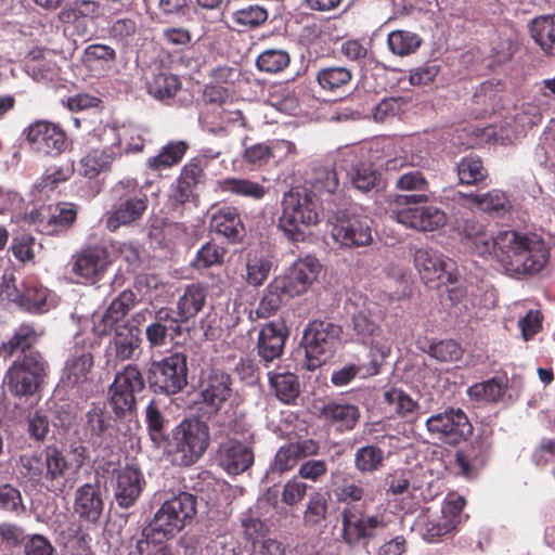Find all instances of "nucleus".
Listing matches in <instances>:
<instances>
[{
  "label": "nucleus",
  "instance_id": "32",
  "mask_svg": "<svg viewBox=\"0 0 555 555\" xmlns=\"http://www.w3.org/2000/svg\"><path fill=\"white\" fill-rule=\"evenodd\" d=\"M168 331L181 333V324L170 308H160L155 312L154 320L147 325L145 336L151 347H162L166 344Z\"/></svg>",
  "mask_w": 555,
  "mask_h": 555
},
{
  "label": "nucleus",
  "instance_id": "30",
  "mask_svg": "<svg viewBox=\"0 0 555 555\" xmlns=\"http://www.w3.org/2000/svg\"><path fill=\"white\" fill-rule=\"evenodd\" d=\"M396 188L400 191L418 192L397 195L396 204L399 206L421 205L429 202V196L425 193L428 190V182L418 170L401 175L396 182Z\"/></svg>",
  "mask_w": 555,
  "mask_h": 555
},
{
  "label": "nucleus",
  "instance_id": "62",
  "mask_svg": "<svg viewBox=\"0 0 555 555\" xmlns=\"http://www.w3.org/2000/svg\"><path fill=\"white\" fill-rule=\"evenodd\" d=\"M77 210H60L59 215H52L47 222H40V232L54 235L67 230L75 221Z\"/></svg>",
  "mask_w": 555,
  "mask_h": 555
},
{
  "label": "nucleus",
  "instance_id": "64",
  "mask_svg": "<svg viewBox=\"0 0 555 555\" xmlns=\"http://www.w3.org/2000/svg\"><path fill=\"white\" fill-rule=\"evenodd\" d=\"M282 205L283 208H308L317 205V196L306 186H295L284 194Z\"/></svg>",
  "mask_w": 555,
  "mask_h": 555
},
{
  "label": "nucleus",
  "instance_id": "51",
  "mask_svg": "<svg viewBox=\"0 0 555 555\" xmlns=\"http://www.w3.org/2000/svg\"><path fill=\"white\" fill-rule=\"evenodd\" d=\"M351 78V72L343 66L323 68L317 75L319 85L328 91L343 89Z\"/></svg>",
  "mask_w": 555,
  "mask_h": 555
},
{
  "label": "nucleus",
  "instance_id": "22",
  "mask_svg": "<svg viewBox=\"0 0 555 555\" xmlns=\"http://www.w3.org/2000/svg\"><path fill=\"white\" fill-rule=\"evenodd\" d=\"M324 210H282L279 228L292 241H304L310 229L323 219Z\"/></svg>",
  "mask_w": 555,
  "mask_h": 555
},
{
  "label": "nucleus",
  "instance_id": "40",
  "mask_svg": "<svg viewBox=\"0 0 555 555\" xmlns=\"http://www.w3.org/2000/svg\"><path fill=\"white\" fill-rule=\"evenodd\" d=\"M453 202L462 207L505 208L508 199L504 192L492 190L480 194L457 192L453 195Z\"/></svg>",
  "mask_w": 555,
  "mask_h": 555
},
{
  "label": "nucleus",
  "instance_id": "5",
  "mask_svg": "<svg viewBox=\"0 0 555 555\" xmlns=\"http://www.w3.org/2000/svg\"><path fill=\"white\" fill-rule=\"evenodd\" d=\"M341 332L339 325L326 321L314 320L308 324L302 336L308 370L320 367L333 357Z\"/></svg>",
  "mask_w": 555,
  "mask_h": 555
},
{
  "label": "nucleus",
  "instance_id": "38",
  "mask_svg": "<svg viewBox=\"0 0 555 555\" xmlns=\"http://www.w3.org/2000/svg\"><path fill=\"white\" fill-rule=\"evenodd\" d=\"M507 389L505 377L493 376L487 380L475 383L467 388L469 399L478 402L498 403Z\"/></svg>",
  "mask_w": 555,
  "mask_h": 555
},
{
  "label": "nucleus",
  "instance_id": "42",
  "mask_svg": "<svg viewBox=\"0 0 555 555\" xmlns=\"http://www.w3.org/2000/svg\"><path fill=\"white\" fill-rule=\"evenodd\" d=\"M271 387L274 389L275 396L284 403H292L299 396L300 387L298 376L289 373H272L269 374Z\"/></svg>",
  "mask_w": 555,
  "mask_h": 555
},
{
  "label": "nucleus",
  "instance_id": "2",
  "mask_svg": "<svg viewBox=\"0 0 555 555\" xmlns=\"http://www.w3.org/2000/svg\"><path fill=\"white\" fill-rule=\"evenodd\" d=\"M210 435L208 425L199 418H184L172 430L169 453L172 463L188 467L195 464L206 452Z\"/></svg>",
  "mask_w": 555,
  "mask_h": 555
},
{
  "label": "nucleus",
  "instance_id": "56",
  "mask_svg": "<svg viewBox=\"0 0 555 555\" xmlns=\"http://www.w3.org/2000/svg\"><path fill=\"white\" fill-rule=\"evenodd\" d=\"M227 253V249L218 244L207 242L197 251L192 266L196 269H206L212 266L222 264Z\"/></svg>",
  "mask_w": 555,
  "mask_h": 555
},
{
  "label": "nucleus",
  "instance_id": "36",
  "mask_svg": "<svg viewBox=\"0 0 555 555\" xmlns=\"http://www.w3.org/2000/svg\"><path fill=\"white\" fill-rule=\"evenodd\" d=\"M352 326L360 339L370 344L382 357H387L390 353V346L379 339V326L364 311H359L353 315Z\"/></svg>",
  "mask_w": 555,
  "mask_h": 555
},
{
  "label": "nucleus",
  "instance_id": "23",
  "mask_svg": "<svg viewBox=\"0 0 555 555\" xmlns=\"http://www.w3.org/2000/svg\"><path fill=\"white\" fill-rule=\"evenodd\" d=\"M137 304V295L130 291H122L107 307L99 320L94 321L93 330L99 336L109 335L114 328L121 326L120 321Z\"/></svg>",
  "mask_w": 555,
  "mask_h": 555
},
{
  "label": "nucleus",
  "instance_id": "12",
  "mask_svg": "<svg viewBox=\"0 0 555 555\" xmlns=\"http://www.w3.org/2000/svg\"><path fill=\"white\" fill-rule=\"evenodd\" d=\"M231 375L220 369L209 370L201 391L199 410L202 415L210 418L220 411L232 393Z\"/></svg>",
  "mask_w": 555,
  "mask_h": 555
},
{
  "label": "nucleus",
  "instance_id": "14",
  "mask_svg": "<svg viewBox=\"0 0 555 555\" xmlns=\"http://www.w3.org/2000/svg\"><path fill=\"white\" fill-rule=\"evenodd\" d=\"M94 365V357L83 339L75 338L73 347L62 370L61 383L65 387H77L89 380Z\"/></svg>",
  "mask_w": 555,
  "mask_h": 555
},
{
  "label": "nucleus",
  "instance_id": "60",
  "mask_svg": "<svg viewBox=\"0 0 555 555\" xmlns=\"http://www.w3.org/2000/svg\"><path fill=\"white\" fill-rule=\"evenodd\" d=\"M0 509L15 515L26 511L21 491L11 483L0 485Z\"/></svg>",
  "mask_w": 555,
  "mask_h": 555
},
{
  "label": "nucleus",
  "instance_id": "31",
  "mask_svg": "<svg viewBox=\"0 0 555 555\" xmlns=\"http://www.w3.org/2000/svg\"><path fill=\"white\" fill-rule=\"evenodd\" d=\"M320 416L336 430L345 433L356 427L360 420V410L348 402L330 401L321 409Z\"/></svg>",
  "mask_w": 555,
  "mask_h": 555
},
{
  "label": "nucleus",
  "instance_id": "9",
  "mask_svg": "<svg viewBox=\"0 0 555 555\" xmlns=\"http://www.w3.org/2000/svg\"><path fill=\"white\" fill-rule=\"evenodd\" d=\"M347 210L333 211L330 218L332 236L340 246L348 248L365 247L373 243L370 220L358 216H348Z\"/></svg>",
  "mask_w": 555,
  "mask_h": 555
},
{
  "label": "nucleus",
  "instance_id": "44",
  "mask_svg": "<svg viewBox=\"0 0 555 555\" xmlns=\"http://www.w3.org/2000/svg\"><path fill=\"white\" fill-rule=\"evenodd\" d=\"M113 162V153L106 150H92L80 159L79 173L88 179H93L106 171Z\"/></svg>",
  "mask_w": 555,
  "mask_h": 555
},
{
  "label": "nucleus",
  "instance_id": "7",
  "mask_svg": "<svg viewBox=\"0 0 555 555\" xmlns=\"http://www.w3.org/2000/svg\"><path fill=\"white\" fill-rule=\"evenodd\" d=\"M145 388L144 376L137 364H127L115 374L108 387V402L117 417L131 414L137 409V396Z\"/></svg>",
  "mask_w": 555,
  "mask_h": 555
},
{
  "label": "nucleus",
  "instance_id": "17",
  "mask_svg": "<svg viewBox=\"0 0 555 555\" xmlns=\"http://www.w3.org/2000/svg\"><path fill=\"white\" fill-rule=\"evenodd\" d=\"M321 266L314 257L307 256L298 259L284 276L275 278V286L279 284L286 289L287 297L304 294L317 280Z\"/></svg>",
  "mask_w": 555,
  "mask_h": 555
},
{
  "label": "nucleus",
  "instance_id": "25",
  "mask_svg": "<svg viewBox=\"0 0 555 555\" xmlns=\"http://www.w3.org/2000/svg\"><path fill=\"white\" fill-rule=\"evenodd\" d=\"M83 430L88 440L98 447L111 442L116 436L111 414L100 404H93L86 413Z\"/></svg>",
  "mask_w": 555,
  "mask_h": 555
},
{
  "label": "nucleus",
  "instance_id": "33",
  "mask_svg": "<svg viewBox=\"0 0 555 555\" xmlns=\"http://www.w3.org/2000/svg\"><path fill=\"white\" fill-rule=\"evenodd\" d=\"M207 288L201 283L186 285L183 294L177 301V320L185 323L196 317L205 307Z\"/></svg>",
  "mask_w": 555,
  "mask_h": 555
},
{
  "label": "nucleus",
  "instance_id": "37",
  "mask_svg": "<svg viewBox=\"0 0 555 555\" xmlns=\"http://www.w3.org/2000/svg\"><path fill=\"white\" fill-rule=\"evenodd\" d=\"M529 31L546 55L555 56V15L535 17L529 25Z\"/></svg>",
  "mask_w": 555,
  "mask_h": 555
},
{
  "label": "nucleus",
  "instance_id": "11",
  "mask_svg": "<svg viewBox=\"0 0 555 555\" xmlns=\"http://www.w3.org/2000/svg\"><path fill=\"white\" fill-rule=\"evenodd\" d=\"M343 538L349 545L360 541L375 538L387 528V522L380 515L364 516L354 507H346L343 511Z\"/></svg>",
  "mask_w": 555,
  "mask_h": 555
},
{
  "label": "nucleus",
  "instance_id": "28",
  "mask_svg": "<svg viewBox=\"0 0 555 555\" xmlns=\"http://www.w3.org/2000/svg\"><path fill=\"white\" fill-rule=\"evenodd\" d=\"M389 217L406 228L434 231L447 222L444 210H389Z\"/></svg>",
  "mask_w": 555,
  "mask_h": 555
},
{
  "label": "nucleus",
  "instance_id": "48",
  "mask_svg": "<svg viewBox=\"0 0 555 555\" xmlns=\"http://www.w3.org/2000/svg\"><path fill=\"white\" fill-rule=\"evenodd\" d=\"M328 502L324 493L315 491L309 495L302 521L306 527L319 526L327 516Z\"/></svg>",
  "mask_w": 555,
  "mask_h": 555
},
{
  "label": "nucleus",
  "instance_id": "19",
  "mask_svg": "<svg viewBox=\"0 0 555 555\" xmlns=\"http://www.w3.org/2000/svg\"><path fill=\"white\" fill-rule=\"evenodd\" d=\"M27 141L35 150L47 155H59L66 147V135L56 125L36 121L27 129Z\"/></svg>",
  "mask_w": 555,
  "mask_h": 555
},
{
  "label": "nucleus",
  "instance_id": "52",
  "mask_svg": "<svg viewBox=\"0 0 555 555\" xmlns=\"http://www.w3.org/2000/svg\"><path fill=\"white\" fill-rule=\"evenodd\" d=\"M279 286H281L279 284ZM287 297L286 289L284 287L275 286V279L268 285L266 294L261 298L256 313L259 318H269L278 311L281 307L283 298Z\"/></svg>",
  "mask_w": 555,
  "mask_h": 555
},
{
  "label": "nucleus",
  "instance_id": "39",
  "mask_svg": "<svg viewBox=\"0 0 555 555\" xmlns=\"http://www.w3.org/2000/svg\"><path fill=\"white\" fill-rule=\"evenodd\" d=\"M465 237L470 241V247L481 257L491 256L495 260V254L499 250V233L490 235L480 224H469L464 227Z\"/></svg>",
  "mask_w": 555,
  "mask_h": 555
},
{
  "label": "nucleus",
  "instance_id": "61",
  "mask_svg": "<svg viewBox=\"0 0 555 555\" xmlns=\"http://www.w3.org/2000/svg\"><path fill=\"white\" fill-rule=\"evenodd\" d=\"M463 353L464 350L461 345L453 339L440 340L429 347V356L441 362L459 361Z\"/></svg>",
  "mask_w": 555,
  "mask_h": 555
},
{
  "label": "nucleus",
  "instance_id": "63",
  "mask_svg": "<svg viewBox=\"0 0 555 555\" xmlns=\"http://www.w3.org/2000/svg\"><path fill=\"white\" fill-rule=\"evenodd\" d=\"M385 401L392 405L400 416H406L415 411L417 402L406 392L398 388H391L384 393Z\"/></svg>",
  "mask_w": 555,
  "mask_h": 555
},
{
  "label": "nucleus",
  "instance_id": "41",
  "mask_svg": "<svg viewBox=\"0 0 555 555\" xmlns=\"http://www.w3.org/2000/svg\"><path fill=\"white\" fill-rule=\"evenodd\" d=\"M211 228L219 235L224 236L229 242L236 243L245 235V228L238 215L219 210L211 218Z\"/></svg>",
  "mask_w": 555,
  "mask_h": 555
},
{
  "label": "nucleus",
  "instance_id": "13",
  "mask_svg": "<svg viewBox=\"0 0 555 555\" xmlns=\"http://www.w3.org/2000/svg\"><path fill=\"white\" fill-rule=\"evenodd\" d=\"M491 450V439L483 436H478L468 444L457 449L454 459L456 473L469 480L476 478L487 465Z\"/></svg>",
  "mask_w": 555,
  "mask_h": 555
},
{
  "label": "nucleus",
  "instance_id": "21",
  "mask_svg": "<svg viewBox=\"0 0 555 555\" xmlns=\"http://www.w3.org/2000/svg\"><path fill=\"white\" fill-rule=\"evenodd\" d=\"M103 509L104 501L99 481L87 482L76 489L74 512L81 520L96 524Z\"/></svg>",
  "mask_w": 555,
  "mask_h": 555
},
{
  "label": "nucleus",
  "instance_id": "18",
  "mask_svg": "<svg viewBox=\"0 0 555 555\" xmlns=\"http://www.w3.org/2000/svg\"><path fill=\"white\" fill-rule=\"evenodd\" d=\"M145 485L142 472L127 465L113 470L112 486L116 503L121 508H129L135 504Z\"/></svg>",
  "mask_w": 555,
  "mask_h": 555
},
{
  "label": "nucleus",
  "instance_id": "45",
  "mask_svg": "<svg viewBox=\"0 0 555 555\" xmlns=\"http://www.w3.org/2000/svg\"><path fill=\"white\" fill-rule=\"evenodd\" d=\"M181 88L178 76L170 73H158L147 81V92L158 100L171 99Z\"/></svg>",
  "mask_w": 555,
  "mask_h": 555
},
{
  "label": "nucleus",
  "instance_id": "34",
  "mask_svg": "<svg viewBox=\"0 0 555 555\" xmlns=\"http://www.w3.org/2000/svg\"><path fill=\"white\" fill-rule=\"evenodd\" d=\"M21 292H23L21 308L36 313H42L49 309V289L36 276H26L21 283Z\"/></svg>",
  "mask_w": 555,
  "mask_h": 555
},
{
  "label": "nucleus",
  "instance_id": "55",
  "mask_svg": "<svg viewBox=\"0 0 555 555\" xmlns=\"http://www.w3.org/2000/svg\"><path fill=\"white\" fill-rule=\"evenodd\" d=\"M378 373V363L372 361L370 367L364 365L348 364L334 371L331 377L332 383L337 387L350 384L359 374L362 376L376 375Z\"/></svg>",
  "mask_w": 555,
  "mask_h": 555
},
{
  "label": "nucleus",
  "instance_id": "35",
  "mask_svg": "<svg viewBox=\"0 0 555 555\" xmlns=\"http://www.w3.org/2000/svg\"><path fill=\"white\" fill-rule=\"evenodd\" d=\"M188 149L189 144L183 140L170 141L160 149L158 154L149 157L145 166L147 169L155 172L175 167L181 163Z\"/></svg>",
  "mask_w": 555,
  "mask_h": 555
},
{
  "label": "nucleus",
  "instance_id": "8",
  "mask_svg": "<svg viewBox=\"0 0 555 555\" xmlns=\"http://www.w3.org/2000/svg\"><path fill=\"white\" fill-rule=\"evenodd\" d=\"M429 435L449 446L459 444L472 436L474 427L466 413L457 408H449L426 420Z\"/></svg>",
  "mask_w": 555,
  "mask_h": 555
},
{
  "label": "nucleus",
  "instance_id": "24",
  "mask_svg": "<svg viewBox=\"0 0 555 555\" xmlns=\"http://www.w3.org/2000/svg\"><path fill=\"white\" fill-rule=\"evenodd\" d=\"M320 446L314 439H304L279 448L271 465L272 472L283 474L292 470L300 460L319 454Z\"/></svg>",
  "mask_w": 555,
  "mask_h": 555
},
{
  "label": "nucleus",
  "instance_id": "57",
  "mask_svg": "<svg viewBox=\"0 0 555 555\" xmlns=\"http://www.w3.org/2000/svg\"><path fill=\"white\" fill-rule=\"evenodd\" d=\"M289 61L291 57L286 51L270 49L259 54L256 65L259 70L273 74L282 72Z\"/></svg>",
  "mask_w": 555,
  "mask_h": 555
},
{
  "label": "nucleus",
  "instance_id": "10",
  "mask_svg": "<svg viewBox=\"0 0 555 555\" xmlns=\"http://www.w3.org/2000/svg\"><path fill=\"white\" fill-rule=\"evenodd\" d=\"M414 267L421 280L430 288L455 282V274L450 270L452 261L442 253L431 247L416 248L413 254Z\"/></svg>",
  "mask_w": 555,
  "mask_h": 555
},
{
  "label": "nucleus",
  "instance_id": "58",
  "mask_svg": "<svg viewBox=\"0 0 555 555\" xmlns=\"http://www.w3.org/2000/svg\"><path fill=\"white\" fill-rule=\"evenodd\" d=\"M457 176L461 183L473 184L483 180L487 171L479 157H464L457 165Z\"/></svg>",
  "mask_w": 555,
  "mask_h": 555
},
{
  "label": "nucleus",
  "instance_id": "53",
  "mask_svg": "<svg viewBox=\"0 0 555 555\" xmlns=\"http://www.w3.org/2000/svg\"><path fill=\"white\" fill-rule=\"evenodd\" d=\"M163 540L165 538L152 535L151 531L144 529L129 555H171L170 550L163 544Z\"/></svg>",
  "mask_w": 555,
  "mask_h": 555
},
{
  "label": "nucleus",
  "instance_id": "4",
  "mask_svg": "<svg viewBox=\"0 0 555 555\" xmlns=\"http://www.w3.org/2000/svg\"><path fill=\"white\" fill-rule=\"evenodd\" d=\"M49 364L41 352L16 358L5 372L3 383L16 398H28L39 391Z\"/></svg>",
  "mask_w": 555,
  "mask_h": 555
},
{
  "label": "nucleus",
  "instance_id": "6",
  "mask_svg": "<svg viewBox=\"0 0 555 555\" xmlns=\"http://www.w3.org/2000/svg\"><path fill=\"white\" fill-rule=\"evenodd\" d=\"M188 357L173 352L159 361H153L147 370V383L155 393L176 395L188 385Z\"/></svg>",
  "mask_w": 555,
  "mask_h": 555
},
{
  "label": "nucleus",
  "instance_id": "3",
  "mask_svg": "<svg viewBox=\"0 0 555 555\" xmlns=\"http://www.w3.org/2000/svg\"><path fill=\"white\" fill-rule=\"evenodd\" d=\"M196 513V496L189 492H180L162 504L146 529L152 535L169 540L191 524Z\"/></svg>",
  "mask_w": 555,
  "mask_h": 555
},
{
  "label": "nucleus",
  "instance_id": "47",
  "mask_svg": "<svg viewBox=\"0 0 555 555\" xmlns=\"http://www.w3.org/2000/svg\"><path fill=\"white\" fill-rule=\"evenodd\" d=\"M232 22L238 31L260 26L268 20V11L260 5H248L232 13Z\"/></svg>",
  "mask_w": 555,
  "mask_h": 555
},
{
  "label": "nucleus",
  "instance_id": "1",
  "mask_svg": "<svg viewBox=\"0 0 555 555\" xmlns=\"http://www.w3.org/2000/svg\"><path fill=\"white\" fill-rule=\"evenodd\" d=\"M499 250L495 262L514 279L539 273L550 260V249L537 233L517 230L499 231Z\"/></svg>",
  "mask_w": 555,
  "mask_h": 555
},
{
  "label": "nucleus",
  "instance_id": "46",
  "mask_svg": "<svg viewBox=\"0 0 555 555\" xmlns=\"http://www.w3.org/2000/svg\"><path fill=\"white\" fill-rule=\"evenodd\" d=\"M384 459L383 449L374 444L364 446L354 453V467L362 474H372L380 469Z\"/></svg>",
  "mask_w": 555,
  "mask_h": 555
},
{
  "label": "nucleus",
  "instance_id": "20",
  "mask_svg": "<svg viewBox=\"0 0 555 555\" xmlns=\"http://www.w3.org/2000/svg\"><path fill=\"white\" fill-rule=\"evenodd\" d=\"M44 467L43 485L46 489L55 494L63 493L68 485L67 476L73 470L64 451L54 446L47 447Z\"/></svg>",
  "mask_w": 555,
  "mask_h": 555
},
{
  "label": "nucleus",
  "instance_id": "26",
  "mask_svg": "<svg viewBox=\"0 0 555 555\" xmlns=\"http://www.w3.org/2000/svg\"><path fill=\"white\" fill-rule=\"evenodd\" d=\"M108 264L107 249L102 246H92L81 249L74 256L72 271L87 281L94 282Z\"/></svg>",
  "mask_w": 555,
  "mask_h": 555
},
{
  "label": "nucleus",
  "instance_id": "27",
  "mask_svg": "<svg viewBox=\"0 0 555 555\" xmlns=\"http://www.w3.org/2000/svg\"><path fill=\"white\" fill-rule=\"evenodd\" d=\"M220 465L231 475H238L247 470L254 463L251 448L230 439L219 449Z\"/></svg>",
  "mask_w": 555,
  "mask_h": 555
},
{
  "label": "nucleus",
  "instance_id": "59",
  "mask_svg": "<svg viewBox=\"0 0 555 555\" xmlns=\"http://www.w3.org/2000/svg\"><path fill=\"white\" fill-rule=\"evenodd\" d=\"M272 263L266 258L251 257L248 255L246 261L245 280L248 285L260 286L268 279Z\"/></svg>",
  "mask_w": 555,
  "mask_h": 555
},
{
  "label": "nucleus",
  "instance_id": "43",
  "mask_svg": "<svg viewBox=\"0 0 555 555\" xmlns=\"http://www.w3.org/2000/svg\"><path fill=\"white\" fill-rule=\"evenodd\" d=\"M145 424L152 441L159 443L167 439L168 420L155 399L151 400L145 408Z\"/></svg>",
  "mask_w": 555,
  "mask_h": 555
},
{
  "label": "nucleus",
  "instance_id": "15",
  "mask_svg": "<svg viewBox=\"0 0 555 555\" xmlns=\"http://www.w3.org/2000/svg\"><path fill=\"white\" fill-rule=\"evenodd\" d=\"M114 336L105 349L107 364L114 366L120 362L137 360L141 352V332L135 326L122 324L113 330Z\"/></svg>",
  "mask_w": 555,
  "mask_h": 555
},
{
  "label": "nucleus",
  "instance_id": "49",
  "mask_svg": "<svg viewBox=\"0 0 555 555\" xmlns=\"http://www.w3.org/2000/svg\"><path fill=\"white\" fill-rule=\"evenodd\" d=\"M221 189L238 196L260 199L266 194V189L257 182L242 178H228L220 182Z\"/></svg>",
  "mask_w": 555,
  "mask_h": 555
},
{
  "label": "nucleus",
  "instance_id": "54",
  "mask_svg": "<svg viewBox=\"0 0 555 555\" xmlns=\"http://www.w3.org/2000/svg\"><path fill=\"white\" fill-rule=\"evenodd\" d=\"M422 39L414 33L395 30L388 36L389 49L398 55H406L416 51Z\"/></svg>",
  "mask_w": 555,
  "mask_h": 555
},
{
  "label": "nucleus",
  "instance_id": "50",
  "mask_svg": "<svg viewBox=\"0 0 555 555\" xmlns=\"http://www.w3.org/2000/svg\"><path fill=\"white\" fill-rule=\"evenodd\" d=\"M204 168L199 160L192 159L185 164L179 178V189L181 191V202H184L192 194L191 188L205 182Z\"/></svg>",
  "mask_w": 555,
  "mask_h": 555
},
{
  "label": "nucleus",
  "instance_id": "29",
  "mask_svg": "<svg viewBox=\"0 0 555 555\" xmlns=\"http://www.w3.org/2000/svg\"><path fill=\"white\" fill-rule=\"evenodd\" d=\"M39 334L34 325L23 323L16 327L12 336L0 345V357L9 359L12 357H25L27 353L39 352L35 349Z\"/></svg>",
  "mask_w": 555,
  "mask_h": 555
},
{
  "label": "nucleus",
  "instance_id": "16",
  "mask_svg": "<svg viewBox=\"0 0 555 555\" xmlns=\"http://www.w3.org/2000/svg\"><path fill=\"white\" fill-rule=\"evenodd\" d=\"M288 330L283 322H268L258 333L256 350L259 363L269 367L284 353Z\"/></svg>",
  "mask_w": 555,
  "mask_h": 555
}]
</instances>
